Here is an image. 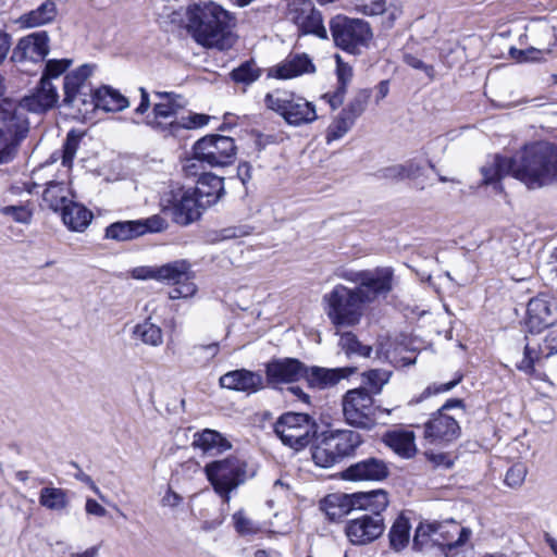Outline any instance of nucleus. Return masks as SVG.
I'll list each match as a JSON object with an SVG mask.
<instances>
[{"label":"nucleus","mask_w":557,"mask_h":557,"mask_svg":"<svg viewBox=\"0 0 557 557\" xmlns=\"http://www.w3.org/2000/svg\"><path fill=\"white\" fill-rule=\"evenodd\" d=\"M320 510L323 511L331 522H338L350 511L354 504L350 494L333 493L320 500Z\"/></svg>","instance_id":"31"},{"label":"nucleus","mask_w":557,"mask_h":557,"mask_svg":"<svg viewBox=\"0 0 557 557\" xmlns=\"http://www.w3.org/2000/svg\"><path fill=\"white\" fill-rule=\"evenodd\" d=\"M129 107L128 99L117 89L102 86L96 89V109L106 112H120Z\"/></svg>","instance_id":"34"},{"label":"nucleus","mask_w":557,"mask_h":557,"mask_svg":"<svg viewBox=\"0 0 557 557\" xmlns=\"http://www.w3.org/2000/svg\"><path fill=\"white\" fill-rule=\"evenodd\" d=\"M318 424L308 413L285 412L274 423V432L284 445L300 450L315 437Z\"/></svg>","instance_id":"12"},{"label":"nucleus","mask_w":557,"mask_h":557,"mask_svg":"<svg viewBox=\"0 0 557 557\" xmlns=\"http://www.w3.org/2000/svg\"><path fill=\"white\" fill-rule=\"evenodd\" d=\"M71 59L49 60L46 63L41 78L47 77V79L51 82L52 78H58L60 75H62L71 66Z\"/></svg>","instance_id":"56"},{"label":"nucleus","mask_w":557,"mask_h":557,"mask_svg":"<svg viewBox=\"0 0 557 557\" xmlns=\"http://www.w3.org/2000/svg\"><path fill=\"white\" fill-rule=\"evenodd\" d=\"M29 131L27 117L9 99L0 102V164L12 162Z\"/></svg>","instance_id":"6"},{"label":"nucleus","mask_w":557,"mask_h":557,"mask_svg":"<svg viewBox=\"0 0 557 557\" xmlns=\"http://www.w3.org/2000/svg\"><path fill=\"white\" fill-rule=\"evenodd\" d=\"M0 212L12 218L17 223L28 224L33 218V211L26 205L0 207Z\"/></svg>","instance_id":"53"},{"label":"nucleus","mask_w":557,"mask_h":557,"mask_svg":"<svg viewBox=\"0 0 557 557\" xmlns=\"http://www.w3.org/2000/svg\"><path fill=\"white\" fill-rule=\"evenodd\" d=\"M158 267H137L132 270V276L136 280H157L159 281Z\"/></svg>","instance_id":"62"},{"label":"nucleus","mask_w":557,"mask_h":557,"mask_svg":"<svg viewBox=\"0 0 557 557\" xmlns=\"http://www.w3.org/2000/svg\"><path fill=\"white\" fill-rule=\"evenodd\" d=\"M557 323V300L541 293L531 298L527 307L525 326L530 333H541Z\"/></svg>","instance_id":"14"},{"label":"nucleus","mask_w":557,"mask_h":557,"mask_svg":"<svg viewBox=\"0 0 557 557\" xmlns=\"http://www.w3.org/2000/svg\"><path fill=\"white\" fill-rule=\"evenodd\" d=\"M360 293V289L337 284L323 296L325 313L332 324L348 327L360 322L366 306Z\"/></svg>","instance_id":"5"},{"label":"nucleus","mask_w":557,"mask_h":557,"mask_svg":"<svg viewBox=\"0 0 557 557\" xmlns=\"http://www.w3.org/2000/svg\"><path fill=\"white\" fill-rule=\"evenodd\" d=\"M315 72V66L306 53H290L285 60L269 70V77L289 79Z\"/></svg>","instance_id":"25"},{"label":"nucleus","mask_w":557,"mask_h":557,"mask_svg":"<svg viewBox=\"0 0 557 557\" xmlns=\"http://www.w3.org/2000/svg\"><path fill=\"white\" fill-rule=\"evenodd\" d=\"M223 388L255 394L263 388V379L258 372L238 369L223 374L219 380Z\"/></svg>","instance_id":"24"},{"label":"nucleus","mask_w":557,"mask_h":557,"mask_svg":"<svg viewBox=\"0 0 557 557\" xmlns=\"http://www.w3.org/2000/svg\"><path fill=\"white\" fill-rule=\"evenodd\" d=\"M555 337H546L542 344L536 347L528 343L524 347V356L520 362L517 363L518 370L532 374L534 372V363L542 358H549L557 354V345H555Z\"/></svg>","instance_id":"30"},{"label":"nucleus","mask_w":557,"mask_h":557,"mask_svg":"<svg viewBox=\"0 0 557 557\" xmlns=\"http://www.w3.org/2000/svg\"><path fill=\"white\" fill-rule=\"evenodd\" d=\"M262 74L263 70L253 59H249L234 67L230 73V78L234 84L242 86L243 91H246L247 87L256 83Z\"/></svg>","instance_id":"38"},{"label":"nucleus","mask_w":557,"mask_h":557,"mask_svg":"<svg viewBox=\"0 0 557 557\" xmlns=\"http://www.w3.org/2000/svg\"><path fill=\"white\" fill-rule=\"evenodd\" d=\"M436 525L440 530L432 539V542L448 550L462 546L470 539L471 530L460 528L455 521L447 525L442 523H436Z\"/></svg>","instance_id":"29"},{"label":"nucleus","mask_w":557,"mask_h":557,"mask_svg":"<svg viewBox=\"0 0 557 557\" xmlns=\"http://www.w3.org/2000/svg\"><path fill=\"white\" fill-rule=\"evenodd\" d=\"M386 446L397 455L409 458L414 454V435L410 431H388L383 436Z\"/></svg>","instance_id":"36"},{"label":"nucleus","mask_w":557,"mask_h":557,"mask_svg":"<svg viewBox=\"0 0 557 557\" xmlns=\"http://www.w3.org/2000/svg\"><path fill=\"white\" fill-rule=\"evenodd\" d=\"M200 209H205V207L200 206L191 190L180 189L172 194L163 212L170 214L176 224L186 226L200 218Z\"/></svg>","instance_id":"16"},{"label":"nucleus","mask_w":557,"mask_h":557,"mask_svg":"<svg viewBox=\"0 0 557 557\" xmlns=\"http://www.w3.org/2000/svg\"><path fill=\"white\" fill-rule=\"evenodd\" d=\"M361 286H356L360 289V296L366 304L374 301L380 295L388 294L393 288V270L391 268H376L374 270L363 271L360 277Z\"/></svg>","instance_id":"18"},{"label":"nucleus","mask_w":557,"mask_h":557,"mask_svg":"<svg viewBox=\"0 0 557 557\" xmlns=\"http://www.w3.org/2000/svg\"><path fill=\"white\" fill-rule=\"evenodd\" d=\"M191 193L198 199L200 206L205 208L213 206L224 195L223 178L212 173H202Z\"/></svg>","instance_id":"26"},{"label":"nucleus","mask_w":557,"mask_h":557,"mask_svg":"<svg viewBox=\"0 0 557 557\" xmlns=\"http://www.w3.org/2000/svg\"><path fill=\"white\" fill-rule=\"evenodd\" d=\"M193 446L203 455L218 456L231 449V443L218 431L205 429L194 434Z\"/></svg>","instance_id":"28"},{"label":"nucleus","mask_w":557,"mask_h":557,"mask_svg":"<svg viewBox=\"0 0 557 557\" xmlns=\"http://www.w3.org/2000/svg\"><path fill=\"white\" fill-rule=\"evenodd\" d=\"M186 29L195 41L207 48L226 50L234 44L232 29L235 16L222 5L213 2H198L186 9Z\"/></svg>","instance_id":"1"},{"label":"nucleus","mask_w":557,"mask_h":557,"mask_svg":"<svg viewBox=\"0 0 557 557\" xmlns=\"http://www.w3.org/2000/svg\"><path fill=\"white\" fill-rule=\"evenodd\" d=\"M338 344L347 356L369 358L373 350L370 345L362 344L352 332L343 333Z\"/></svg>","instance_id":"47"},{"label":"nucleus","mask_w":557,"mask_h":557,"mask_svg":"<svg viewBox=\"0 0 557 557\" xmlns=\"http://www.w3.org/2000/svg\"><path fill=\"white\" fill-rule=\"evenodd\" d=\"M409 520L400 515L396 518L388 532L389 546L395 552H401L409 543Z\"/></svg>","instance_id":"44"},{"label":"nucleus","mask_w":557,"mask_h":557,"mask_svg":"<svg viewBox=\"0 0 557 557\" xmlns=\"http://www.w3.org/2000/svg\"><path fill=\"white\" fill-rule=\"evenodd\" d=\"M62 104L73 110L75 114L85 117L96 109V90L86 92V96H83L81 91L64 94Z\"/></svg>","instance_id":"40"},{"label":"nucleus","mask_w":557,"mask_h":557,"mask_svg":"<svg viewBox=\"0 0 557 557\" xmlns=\"http://www.w3.org/2000/svg\"><path fill=\"white\" fill-rule=\"evenodd\" d=\"M385 530L382 515L363 513L349 520L345 527V534L352 545H367L377 540Z\"/></svg>","instance_id":"15"},{"label":"nucleus","mask_w":557,"mask_h":557,"mask_svg":"<svg viewBox=\"0 0 557 557\" xmlns=\"http://www.w3.org/2000/svg\"><path fill=\"white\" fill-rule=\"evenodd\" d=\"M133 337L139 339L145 345L153 347L160 346L163 343L161 327L152 323L150 318L134 326Z\"/></svg>","instance_id":"43"},{"label":"nucleus","mask_w":557,"mask_h":557,"mask_svg":"<svg viewBox=\"0 0 557 557\" xmlns=\"http://www.w3.org/2000/svg\"><path fill=\"white\" fill-rule=\"evenodd\" d=\"M141 225L146 228V234L149 232H161L165 228L166 222L159 215H152L146 220H141Z\"/></svg>","instance_id":"64"},{"label":"nucleus","mask_w":557,"mask_h":557,"mask_svg":"<svg viewBox=\"0 0 557 557\" xmlns=\"http://www.w3.org/2000/svg\"><path fill=\"white\" fill-rule=\"evenodd\" d=\"M305 363L297 358H274L265 364L269 384H289L304 379Z\"/></svg>","instance_id":"19"},{"label":"nucleus","mask_w":557,"mask_h":557,"mask_svg":"<svg viewBox=\"0 0 557 557\" xmlns=\"http://www.w3.org/2000/svg\"><path fill=\"white\" fill-rule=\"evenodd\" d=\"M350 497L354 504V510H364L368 511V515H382L389 504L388 494L382 488L352 493Z\"/></svg>","instance_id":"27"},{"label":"nucleus","mask_w":557,"mask_h":557,"mask_svg":"<svg viewBox=\"0 0 557 557\" xmlns=\"http://www.w3.org/2000/svg\"><path fill=\"white\" fill-rule=\"evenodd\" d=\"M233 522L236 532L243 536L257 534L261 530L260 525L249 519L243 509L233 515Z\"/></svg>","instance_id":"51"},{"label":"nucleus","mask_w":557,"mask_h":557,"mask_svg":"<svg viewBox=\"0 0 557 557\" xmlns=\"http://www.w3.org/2000/svg\"><path fill=\"white\" fill-rule=\"evenodd\" d=\"M220 351V345L218 342L210 343L208 345H194L190 350V355L197 362L203 366L208 364Z\"/></svg>","instance_id":"52"},{"label":"nucleus","mask_w":557,"mask_h":557,"mask_svg":"<svg viewBox=\"0 0 557 557\" xmlns=\"http://www.w3.org/2000/svg\"><path fill=\"white\" fill-rule=\"evenodd\" d=\"M513 177L532 189L557 184V146L547 141L525 145L513 156Z\"/></svg>","instance_id":"2"},{"label":"nucleus","mask_w":557,"mask_h":557,"mask_svg":"<svg viewBox=\"0 0 557 557\" xmlns=\"http://www.w3.org/2000/svg\"><path fill=\"white\" fill-rule=\"evenodd\" d=\"M69 196L70 190L64 183L51 181L44 190L42 201L49 209L61 214L65 207L72 201Z\"/></svg>","instance_id":"37"},{"label":"nucleus","mask_w":557,"mask_h":557,"mask_svg":"<svg viewBox=\"0 0 557 557\" xmlns=\"http://www.w3.org/2000/svg\"><path fill=\"white\" fill-rule=\"evenodd\" d=\"M393 372L385 369H371L361 374L362 386L373 397L381 394L383 387L388 383Z\"/></svg>","instance_id":"46"},{"label":"nucleus","mask_w":557,"mask_h":557,"mask_svg":"<svg viewBox=\"0 0 557 557\" xmlns=\"http://www.w3.org/2000/svg\"><path fill=\"white\" fill-rule=\"evenodd\" d=\"M391 471L388 463L376 457H368L351 463L342 472L346 481L382 482L388 478Z\"/></svg>","instance_id":"17"},{"label":"nucleus","mask_w":557,"mask_h":557,"mask_svg":"<svg viewBox=\"0 0 557 557\" xmlns=\"http://www.w3.org/2000/svg\"><path fill=\"white\" fill-rule=\"evenodd\" d=\"M237 147L232 137L211 134L197 140L193 147V159L186 165L188 174L197 175L194 160L207 163L210 166H226L235 161Z\"/></svg>","instance_id":"9"},{"label":"nucleus","mask_w":557,"mask_h":557,"mask_svg":"<svg viewBox=\"0 0 557 557\" xmlns=\"http://www.w3.org/2000/svg\"><path fill=\"white\" fill-rule=\"evenodd\" d=\"M335 58H336V65H337L336 66L337 82L349 84V82L352 77V69L347 63H344L338 54Z\"/></svg>","instance_id":"63"},{"label":"nucleus","mask_w":557,"mask_h":557,"mask_svg":"<svg viewBox=\"0 0 557 557\" xmlns=\"http://www.w3.org/2000/svg\"><path fill=\"white\" fill-rule=\"evenodd\" d=\"M193 278V272L190 271L188 278L186 281H182L181 283H174V287L170 290L169 295L171 299H180V298H187L193 296L197 287L195 283L191 281Z\"/></svg>","instance_id":"59"},{"label":"nucleus","mask_w":557,"mask_h":557,"mask_svg":"<svg viewBox=\"0 0 557 557\" xmlns=\"http://www.w3.org/2000/svg\"><path fill=\"white\" fill-rule=\"evenodd\" d=\"M424 434L432 443H450L460 436L461 428L455 417L436 411L425 423Z\"/></svg>","instance_id":"21"},{"label":"nucleus","mask_w":557,"mask_h":557,"mask_svg":"<svg viewBox=\"0 0 557 557\" xmlns=\"http://www.w3.org/2000/svg\"><path fill=\"white\" fill-rule=\"evenodd\" d=\"M362 435L350 429H330L317 436L311 447L313 462L321 468H331L356 455L363 444Z\"/></svg>","instance_id":"4"},{"label":"nucleus","mask_w":557,"mask_h":557,"mask_svg":"<svg viewBox=\"0 0 557 557\" xmlns=\"http://www.w3.org/2000/svg\"><path fill=\"white\" fill-rule=\"evenodd\" d=\"M354 124L355 121L351 117L341 112L326 129V141L331 143L341 139L349 132Z\"/></svg>","instance_id":"48"},{"label":"nucleus","mask_w":557,"mask_h":557,"mask_svg":"<svg viewBox=\"0 0 557 557\" xmlns=\"http://www.w3.org/2000/svg\"><path fill=\"white\" fill-rule=\"evenodd\" d=\"M159 281L181 283L190 273V263L184 259L175 260L158 267Z\"/></svg>","instance_id":"42"},{"label":"nucleus","mask_w":557,"mask_h":557,"mask_svg":"<svg viewBox=\"0 0 557 557\" xmlns=\"http://www.w3.org/2000/svg\"><path fill=\"white\" fill-rule=\"evenodd\" d=\"M79 137L75 134L74 131H71L66 135V139L62 149V165L66 168H71L73 163V159L76 154L78 148Z\"/></svg>","instance_id":"54"},{"label":"nucleus","mask_w":557,"mask_h":557,"mask_svg":"<svg viewBox=\"0 0 557 557\" xmlns=\"http://www.w3.org/2000/svg\"><path fill=\"white\" fill-rule=\"evenodd\" d=\"M481 173L484 184H498L505 175L513 176V157L495 156L491 164L482 166Z\"/></svg>","instance_id":"39"},{"label":"nucleus","mask_w":557,"mask_h":557,"mask_svg":"<svg viewBox=\"0 0 557 557\" xmlns=\"http://www.w3.org/2000/svg\"><path fill=\"white\" fill-rule=\"evenodd\" d=\"M64 225L72 232H84L90 224L94 215L85 206L71 201L61 213Z\"/></svg>","instance_id":"32"},{"label":"nucleus","mask_w":557,"mask_h":557,"mask_svg":"<svg viewBox=\"0 0 557 557\" xmlns=\"http://www.w3.org/2000/svg\"><path fill=\"white\" fill-rule=\"evenodd\" d=\"M288 15L300 34L327 38L322 14L311 0H292L288 3Z\"/></svg>","instance_id":"13"},{"label":"nucleus","mask_w":557,"mask_h":557,"mask_svg":"<svg viewBox=\"0 0 557 557\" xmlns=\"http://www.w3.org/2000/svg\"><path fill=\"white\" fill-rule=\"evenodd\" d=\"M380 406L366 387L348 389L342 397V412L344 421L358 430L371 431L376 425V411Z\"/></svg>","instance_id":"11"},{"label":"nucleus","mask_w":557,"mask_h":557,"mask_svg":"<svg viewBox=\"0 0 557 557\" xmlns=\"http://www.w3.org/2000/svg\"><path fill=\"white\" fill-rule=\"evenodd\" d=\"M264 104L290 126L307 125L318 119L314 103L294 91L276 89L268 92Z\"/></svg>","instance_id":"7"},{"label":"nucleus","mask_w":557,"mask_h":557,"mask_svg":"<svg viewBox=\"0 0 557 557\" xmlns=\"http://www.w3.org/2000/svg\"><path fill=\"white\" fill-rule=\"evenodd\" d=\"M57 5L51 0H46L37 9L24 14L21 22L26 27H37L54 20Z\"/></svg>","instance_id":"41"},{"label":"nucleus","mask_w":557,"mask_h":557,"mask_svg":"<svg viewBox=\"0 0 557 557\" xmlns=\"http://www.w3.org/2000/svg\"><path fill=\"white\" fill-rule=\"evenodd\" d=\"M552 41H549L547 48H534L530 47L525 49V62H542L546 61V57H557V35L554 32H549Z\"/></svg>","instance_id":"50"},{"label":"nucleus","mask_w":557,"mask_h":557,"mask_svg":"<svg viewBox=\"0 0 557 557\" xmlns=\"http://www.w3.org/2000/svg\"><path fill=\"white\" fill-rule=\"evenodd\" d=\"M203 470L213 491L226 504L231 499V492L247 479V463L235 456L213 460L207 463Z\"/></svg>","instance_id":"8"},{"label":"nucleus","mask_w":557,"mask_h":557,"mask_svg":"<svg viewBox=\"0 0 557 557\" xmlns=\"http://www.w3.org/2000/svg\"><path fill=\"white\" fill-rule=\"evenodd\" d=\"M438 527L436 523L422 524L416 529L413 536V547L416 549H422L423 545L428 543L429 540L432 541L436 532L438 531Z\"/></svg>","instance_id":"55"},{"label":"nucleus","mask_w":557,"mask_h":557,"mask_svg":"<svg viewBox=\"0 0 557 557\" xmlns=\"http://www.w3.org/2000/svg\"><path fill=\"white\" fill-rule=\"evenodd\" d=\"M357 371L354 367L327 369L318 366H305L304 380L311 388L324 389L336 385L341 380L349 377Z\"/></svg>","instance_id":"23"},{"label":"nucleus","mask_w":557,"mask_h":557,"mask_svg":"<svg viewBox=\"0 0 557 557\" xmlns=\"http://www.w3.org/2000/svg\"><path fill=\"white\" fill-rule=\"evenodd\" d=\"M95 70V65L91 64H83L76 70L67 73L64 76V94L69 92H79L83 96H86V92L94 91V87L89 82L90 76L92 75Z\"/></svg>","instance_id":"33"},{"label":"nucleus","mask_w":557,"mask_h":557,"mask_svg":"<svg viewBox=\"0 0 557 557\" xmlns=\"http://www.w3.org/2000/svg\"><path fill=\"white\" fill-rule=\"evenodd\" d=\"M50 51L49 36L46 30L35 32L21 38L12 51L11 60L13 62H33L42 61Z\"/></svg>","instance_id":"20"},{"label":"nucleus","mask_w":557,"mask_h":557,"mask_svg":"<svg viewBox=\"0 0 557 557\" xmlns=\"http://www.w3.org/2000/svg\"><path fill=\"white\" fill-rule=\"evenodd\" d=\"M146 234L141 220L119 221L106 227V238L117 242H126Z\"/></svg>","instance_id":"35"},{"label":"nucleus","mask_w":557,"mask_h":557,"mask_svg":"<svg viewBox=\"0 0 557 557\" xmlns=\"http://www.w3.org/2000/svg\"><path fill=\"white\" fill-rule=\"evenodd\" d=\"M355 9L364 15L383 14L386 10V0H355Z\"/></svg>","instance_id":"57"},{"label":"nucleus","mask_w":557,"mask_h":557,"mask_svg":"<svg viewBox=\"0 0 557 557\" xmlns=\"http://www.w3.org/2000/svg\"><path fill=\"white\" fill-rule=\"evenodd\" d=\"M462 379H463V374L460 372H456L454 379L447 383H441V384L434 383L432 385H429L422 393V397L425 398L431 395L448 392V391L453 389L454 387H456L462 381Z\"/></svg>","instance_id":"60"},{"label":"nucleus","mask_w":557,"mask_h":557,"mask_svg":"<svg viewBox=\"0 0 557 557\" xmlns=\"http://www.w3.org/2000/svg\"><path fill=\"white\" fill-rule=\"evenodd\" d=\"M527 473V467L523 463H515L507 470L505 483L512 488L520 487L525 480Z\"/></svg>","instance_id":"58"},{"label":"nucleus","mask_w":557,"mask_h":557,"mask_svg":"<svg viewBox=\"0 0 557 557\" xmlns=\"http://www.w3.org/2000/svg\"><path fill=\"white\" fill-rule=\"evenodd\" d=\"M39 504L49 510L61 511L69 505L67 492L60 487H42Z\"/></svg>","instance_id":"45"},{"label":"nucleus","mask_w":557,"mask_h":557,"mask_svg":"<svg viewBox=\"0 0 557 557\" xmlns=\"http://www.w3.org/2000/svg\"><path fill=\"white\" fill-rule=\"evenodd\" d=\"M370 96V90H359L341 112L356 121V119L360 116L366 110Z\"/></svg>","instance_id":"49"},{"label":"nucleus","mask_w":557,"mask_h":557,"mask_svg":"<svg viewBox=\"0 0 557 557\" xmlns=\"http://www.w3.org/2000/svg\"><path fill=\"white\" fill-rule=\"evenodd\" d=\"M59 95L57 87L46 78H40L39 85L35 92L30 96L24 97L20 104H16L18 110L25 115L24 110L41 113L52 109L58 102Z\"/></svg>","instance_id":"22"},{"label":"nucleus","mask_w":557,"mask_h":557,"mask_svg":"<svg viewBox=\"0 0 557 557\" xmlns=\"http://www.w3.org/2000/svg\"><path fill=\"white\" fill-rule=\"evenodd\" d=\"M400 164L404 180H417L423 173V165L417 159H409Z\"/></svg>","instance_id":"61"},{"label":"nucleus","mask_w":557,"mask_h":557,"mask_svg":"<svg viewBox=\"0 0 557 557\" xmlns=\"http://www.w3.org/2000/svg\"><path fill=\"white\" fill-rule=\"evenodd\" d=\"M159 101L154 102L152 112L145 117L146 125L168 136L177 135L182 129L201 127L208 124L210 116L207 114H184L185 99L175 92L154 91Z\"/></svg>","instance_id":"3"},{"label":"nucleus","mask_w":557,"mask_h":557,"mask_svg":"<svg viewBox=\"0 0 557 557\" xmlns=\"http://www.w3.org/2000/svg\"><path fill=\"white\" fill-rule=\"evenodd\" d=\"M329 24L335 46L350 54H359L373 36L369 23L360 18L338 14Z\"/></svg>","instance_id":"10"}]
</instances>
